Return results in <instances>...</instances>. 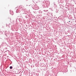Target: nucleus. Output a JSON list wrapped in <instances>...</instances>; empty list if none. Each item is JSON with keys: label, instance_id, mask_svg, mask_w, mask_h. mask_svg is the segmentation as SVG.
<instances>
[{"label": "nucleus", "instance_id": "obj_1", "mask_svg": "<svg viewBox=\"0 0 76 76\" xmlns=\"http://www.w3.org/2000/svg\"><path fill=\"white\" fill-rule=\"evenodd\" d=\"M10 69H12L13 68V67L12 66H10Z\"/></svg>", "mask_w": 76, "mask_h": 76}, {"label": "nucleus", "instance_id": "obj_2", "mask_svg": "<svg viewBox=\"0 0 76 76\" xmlns=\"http://www.w3.org/2000/svg\"><path fill=\"white\" fill-rule=\"evenodd\" d=\"M69 22H70V21H69Z\"/></svg>", "mask_w": 76, "mask_h": 76}]
</instances>
